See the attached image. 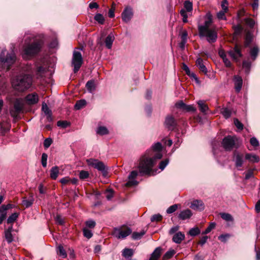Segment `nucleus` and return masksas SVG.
Segmentation results:
<instances>
[{
  "label": "nucleus",
  "mask_w": 260,
  "mask_h": 260,
  "mask_svg": "<svg viewBox=\"0 0 260 260\" xmlns=\"http://www.w3.org/2000/svg\"><path fill=\"white\" fill-rule=\"evenodd\" d=\"M25 100L27 104L34 105L37 104L39 101L38 95L36 93L28 94L25 97Z\"/></svg>",
  "instance_id": "nucleus-18"
},
{
  "label": "nucleus",
  "mask_w": 260,
  "mask_h": 260,
  "mask_svg": "<svg viewBox=\"0 0 260 260\" xmlns=\"http://www.w3.org/2000/svg\"><path fill=\"white\" fill-rule=\"evenodd\" d=\"M234 124L236 125V126L240 130H242L243 128V124L238 120V119H234Z\"/></svg>",
  "instance_id": "nucleus-63"
},
{
  "label": "nucleus",
  "mask_w": 260,
  "mask_h": 260,
  "mask_svg": "<svg viewBox=\"0 0 260 260\" xmlns=\"http://www.w3.org/2000/svg\"><path fill=\"white\" fill-rule=\"evenodd\" d=\"M175 107L186 112H195L196 108L191 105H186L182 101H180L175 104Z\"/></svg>",
  "instance_id": "nucleus-15"
},
{
  "label": "nucleus",
  "mask_w": 260,
  "mask_h": 260,
  "mask_svg": "<svg viewBox=\"0 0 260 260\" xmlns=\"http://www.w3.org/2000/svg\"><path fill=\"white\" fill-rule=\"evenodd\" d=\"M205 20L204 25H200L198 26V29L201 31L205 30L206 29H209L211 24L213 23L212 16L210 12H208L205 17Z\"/></svg>",
  "instance_id": "nucleus-14"
},
{
  "label": "nucleus",
  "mask_w": 260,
  "mask_h": 260,
  "mask_svg": "<svg viewBox=\"0 0 260 260\" xmlns=\"http://www.w3.org/2000/svg\"><path fill=\"white\" fill-rule=\"evenodd\" d=\"M85 87L88 92L92 93L95 90V82L93 80H90L87 82Z\"/></svg>",
  "instance_id": "nucleus-29"
},
{
  "label": "nucleus",
  "mask_w": 260,
  "mask_h": 260,
  "mask_svg": "<svg viewBox=\"0 0 260 260\" xmlns=\"http://www.w3.org/2000/svg\"><path fill=\"white\" fill-rule=\"evenodd\" d=\"M162 218V216L159 214H154L151 217V221H159Z\"/></svg>",
  "instance_id": "nucleus-54"
},
{
  "label": "nucleus",
  "mask_w": 260,
  "mask_h": 260,
  "mask_svg": "<svg viewBox=\"0 0 260 260\" xmlns=\"http://www.w3.org/2000/svg\"><path fill=\"white\" fill-rule=\"evenodd\" d=\"M200 37H206L207 41L212 43L216 41L217 39V32L215 28L206 29L205 30H199Z\"/></svg>",
  "instance_id": "nucleus-5"
},
{
  "label": "nucleus",
  "mask_w": 260,
  "mask_h": 260,
  "mask_svg": "<svg viewBox=\"0 0 260 260\" xmlns=\"http://www.w3.org/2000/svg\"><path fill=\"white\" fill-rule=\"evenodd\" d=\"M245 179L248 180L250 178L253 177V170H249L247 172L244 173Z\"/></svg>",
  "instance_id": "nucleus-58"
},
{
  "label": "nucleus",
  "mask_w": 260,
  "mask_h": 260,
  "mask_svg": "<svg viewBox=\"0 0 260 260\" xmlns=\"http://www.w3.org/2000/svg\"><path fill=\"white\" fill-rule=\"evenodd\" d=\"M80 50V48H76L73 52L72 63L74 66V72L75 73L79 70L83 63V58Z\"/></svg>",
  "instance_id": "nucleus-6"
},
{
  "label": "nucleus",
  "mask_w": 260,
  "mask_h": 260,
  "mask_svg": "<svg viewBox=\"0 0 260 260\" xmlns=\"http://www.w3.org/2000/svg\"><path fill=\"white\" fill-rule=\"evenodd\" d=\"M133 254V250L132 249L124 248L122 251V255L125 258L131 257Z\"/></svg>",
  "instance_id": "nucleus-35"
},
{
  "label": "nucleus",
  "mask_w": 260,
  "mask_h": 260,
  "mask_svg": "<svg viewBox=\"0 0 260 260\" xmlns=\"http://www.w3.org/2000/svg\"><path fill=\"white\" fill-rule=\"evenodd\" d=\"M34 202V198L32 193H30L28 199L26 197L22 198V204L26 208H28L32 206Z\"/></svg>",
  "instance_id": "nucleus-21"
},
{
  "label": "nucleus",
  "mask_w": 260,
  "mask_h": 260,
  "mask_svg": "<svg viewBox=\"0 0 260 260\" xmlns=\"http://www.w3.org/2000/svg\"><path fill=\"white\" fill-rule=\"evenodd\" d=\"M169 162V159L168 158H166L165 160L161 161L159 164V169L162 171L168 165Z\"/></svg>",
  "instance_id": "nucleus-46"
},
{
  "label": "nucleus",
  "mask_w": 260,
  "mask_h": 260,
  "mask_svg": "<svg viewBox=\"0 0 260 260\" xmlns=\"http://www.w3.org/2000/svg\"><path fill=\"white\" fill-rule=\"evenodd\" d=\"M200 233V230L197 227L191 228L189 231V232H188V234L191 236H196L199 235Z\"/></svg>",
  "instance_id": "nucleus-45"
},
{
  "label": "nucleus",
  "mask_w": 260,
  "mask_h": 260,
  "mask_svg": "<svg viewBox=\"0 0 260 260\" xmlns=\"http://www.w3.org/2000/svg\"><path fill=\"white\" fill-rule=\"evenodd\" d=\"M178 208V205L177 204H174L172 206H171L169 207L168 209L167 210V213L168 214H171L174 212Z\"/></svg>",
  "instance_id": "nucleus-53"
},
{
  "label": "nucleus",
  "mask_w": 260,
  "mask_h": 260,
  "mask_svg": "<svg viewBox=\"0 0 260 260\" xmlns=\"http://www.w3.org/2000/svg\"><path fill=\"white\" fill-rule=\"evenodd\" d=\"M226 12V11L221 10L218 12L217 14V17L218 19L219 20H225L226 17L225 16V13Z\"/></svg>",
  "instance_id": "nucleus-57"
},
{
  "label": "nucleus",
  "mask_w": 260,
  "mask_h": 260,
  "mask_svg": "<svg viewBox=\"0 0 260 260\" xmlns=\"http://www.w3.org/2000/svg\"><path fill=\"white\" fill-rule=\"evenodd\" d=\"M192 212L190 210L186 209L181 211L178 214V218L181 220H185L189 218L192 216Z\"/></svg>",
  "instance_id": "nucleus-23"
},
{
  "label": "nucleus",
  "mask_w": 260,
  "mask_h": 260,
  "mask_svg": "<svg viewBox=\"0 0 260 260\" xmlns=\"http://www.w3.org/2000/svg\"><path fill=\"white\" fill-rule=\"evenodd\" d=\"M83 233L84 236L88 239H90L93 236V233L91 231L88 229L87 228H84L83 229Z\"/></svg>",
  "instance_id": "nucleus-43"
},
{
  "label": "nucleus",
  "mask_w": 260,
  "mask_h": 260,
  "mask_svg": "<svg viewBox=\"0 0 260 260\" xmlns=\"http://www.w3.org/2000/svg\"><path fill=\"white\" fill-rule=\"evenodd\" d=\"M25 37L22 56L25 59H29L41 51L43 41L39 36L34 34L27 35Z\"/></svg>",
  "instance_id": "nucleus-3"
},
{
  "label": "nucleus",
  "mask_w": 260,
  "mask_h": 260,
  "mask_svg": "<svg viewBox=\"0 0 260 260\" xmlns=\"http://www.w3.org/2000/svg\"><path fill=\"white\" fill-rule=\"evenodd\" d=\"M94 19L95 21H96L99 23L101 24H103L105 22V18L103 15L101 14L98 13L96 14L94 17Z\"/></svg>",
  "instance_id": "nucleus-42"
},
{
  "label": "nucleus",
  "mask_w": 260,
  "mask_h": 260,
  "mask_svg": "<svg viewBox=\"0 0 260 260\" xmlns=\"http://www.w3.org/2000/svg\"><path fill=\"white\" fill-rule=\"evenodd\" d=\"M57 253L58 254L61 256L62 258H65L67 256V254L63 248V246L61 245L58 246L57 247Z\"/></svg>",
  "instance_id": "nucleus-40"
},
{
  "label": "nucleus",
  "mask_w": 260,
  "mask_h": 260,
  "mask_svg": "<svg viewBox=\"0 0 260 260\" xmlns=\"http://www.w3.org/2000/svg\"><path fill=\"white\" fill-rule=\"evenodd\" d=\"M161 250L162 249L160 247L156 248L151 254L149 260H157L161 254Z\"/></svg>",
  "instance_id": "nucleus-28"
},
{
  "label": "nucleus",
  "mask_w": 260,
  "mask_h": 260,
  "mask_svg": "<svg viewBox=\"0 0 260 260\" xmlns=\"http://www.w3.org/2000/svg\"><path fill=\"white\" fill-rule=\"evenodd\" d=\"M196 65L201 72L204 74H207V69L203 63V60L201 58H198L196 60Z\"/></svg>",
  "instance_id": "nucleus-24"
},
{
  "label": "nucleus",
  "mask_w": 260,
  "mask_h": 260,
  "mask_svg": "<svg viewBox=\"0 0 260 260\" xmlns=\"http://www.w3.org/2000/svg\"><path fill=\"white\" fill-rule=\"evenodd\" d=\"M230 237V235L229 234H223L221 235L218 237V239L220 240L222 242H226L228 239Z\"/></svg>",
  "instance_id": "nucleus-62"
},
{
  "label": "nucleus",
  "mask_w": 260,
  "mask_h": 260,
  "mask_svg": "<svg viewBox=\"0 0 260 260\" xmlns=\"http://www.w3.org/2000/svg\"><path fill=\"white\" fill-rule=\"evenodd\" d=\"M52 143V140L51 138H48L46 139L44 141V146L45 148H49Z\"/></svg>",
  "instance_id": "nucleus-59"
},
{
  "label": "nucleus",
  "mask_w": 260,
  "mask_h": 260,
  "mask_svg": "<svg viewBox=\"0 0 260 260\" xmlns=\"http://www.w3.org/2000/svg\"><path fill=\"white\" fill-rule=\"evenodd\" d=\"M235 89L236 92H239L243 85V80L240 76L235 75L234 77Z\"/></svg>",
  "instance_id": "nucleus-20"
},
{
  "label": "nucleus",
  "mask_w": 260,
  "mask_h": 260,
  "mask_svg": "<svg viewBox=\"0 0 260 260\" xmlns=\"http://www.w3.org/2000/svg\"><path fill=\"white\" fill-rule=\"evenodd\" d=\"M16 59V57L13 51L8 53L6 49L2 50L0 54V62L4 69H6L7 71L9 70L10 67L14 63Z\"/></svg>",
  "instance_id": "nucleus-4"
},
{
  "label": "nucleus",
  "mask_w": 260,
  "mask_h": 260,
  "mask_svg": "<svg viewBox=\"0 0 260 260\" xmlns=\"http://www.w3.org/2000/svg\"><path fill=\"white\" fill-rule=\"evenodd\" d=\"M242 67L244 70L245 73L247 74H249L251 68V62L248 61L244 60L242 63Z\"/></svg>",
  "instance_id": "nucleus-33"
},
{
  "label": "nucleus",
  "mask_w": 260,
  "mask_h": 260,
  "mask_svg": "<svg viewBox=\"0 0 260 260\" xmlns=\"http://www.w3.org/2000/svg\"><path fill=\"white\" fill-rule=\"evenodd\" d=\"M246 159V154H244L237 151H235L234 152L233 161L236 168L238 170H242V168L243 167Z\"/></svg>",
  "instance_id": "nucleus-7"
},
{
  "label": "nucleus",
  "mask_w": 260,
  "mask_h": 260,
  "mask_svg": "<svg viewBox=\"0 0 260 260\" xmlns=\"http://www.w3.org/2000/svg\"><path fill=\"white\" fill-rule=\"evenodd\" d=\"M59 173L58 168L57 166L53 167L50 170V177L53 179H56Z\"/></svg>",
  "instance_id": "nucleus-30"
},
{
  "label": "nucleus",
  "mask_w": 260,
  "mask_h": 260,
  "mask_svg": "<svg viewBox=\"0 0 260 260\" xmlns=\"http://www.w3.org/2000/svg\"><path fill=\"white\" fill-rule=\"evenodd\" d=\"M244 21H245V23L248 26H249L250 28H252L254 26L255 22L253 19H252L251 18H245L244 19Z\"/></svg>",
  "instance_id": "nucleus-51"
},
{
  "label": "nucleus",
  "mask_w": 260,
  "mask_h": 260,
  "mask_svg": "<svg viewBox=\"0 0 260 260\" xmlns=\"http://www.w3.org/2000/svg\"><path fill=\"white\" fill-rule=\"evenodd\" d=\"M188 34L186 30H183L180 35L181 41L187 42Z\"/></svg>",
  "instance_id": "nucleus-64"
},
{
  "label": "nucleus",
  "mask_w": 260,
  "mask_h": 260,
  "mask_svg": "<svg viewBox=\"0 0 260 260\" xmlns=\"http://www.w3.org/2000/svg\"><path fill=\"white\" fill-rule=\"evenodd\" d=\"M246 158L252 163L258 162L259 161V157L253 153H246Z\"/></svg>",
  "instance_id": "nucleus-26"
},
{
  "label": "nucleus",
  "mask_w": 260,
  "mask_h": 260,
  "mask_svg": "<svg viewBox=\"0 0 260 260\" xmlns=\"http://www.w3.org/2000/svg\"><path fill=\"white\" fill-rule=\"evenodd\" d=\"M250 143L253 147H257L259 146V142L255 137H252L250 139Z\"/></svg>",
  "instance_id": "nucleus-60"
},
{
  "label": "nucleus",
  "mask_w": 260,
  "mask_h": 260,
  "mask_svg": "<svg viewBox=\"0 0 260 260\" xmlns=\"http://www.w3.org/2000/svg\"><path fill=\"white\" fill-rule=\"evenodd\" d=\"M5 237L7 241L10 243L13 240L12 233L9 232H5Z\"/></svg>",
  "instance_id": "nucleus-50"
},
{
  "label": "nucleus",
  "mask_w": 260,
  "mask_h": 260,
  "mask_svg": "<svg viewBox=\"0 0 260 260\" xmlns=\"http://www.w3.org/2000/svg\"><path fill=\"white\" fill-rule=\"evenodd\" d=\"M70 124V122L67 121H58L57 123V126L62 128H66L69 126Z\"/></svg>",
  "instance_id": "nucleus-52"
},
{
  "label": "nucleus",
  "mask_w": 260,
  "mask_h": 260,
  "mask_svg": "<svg viewBox=\"0 0 260 260\" xmlns=\"http://www.w3.org/2000/svg\"><path fill=\"white\" fill-rule=\"evenodd\" d=\"M190 207L194 210L202 211L205 208L204 204L201 200H194L191 204Z\"/></svg>",
  "instance_id": "nucleus-19"
},
{
  "label": "nucleus",
  "mask_w": 260,
  "mask_h": 260,
  "mask_svg": "<svg viewBox=\"0 0 260 260\" xmlns=\"http://www.w3.org/2000/svg\"><path fill=\"white\" fill-rule=\"evenodd\" d=\"M236 138L231 136H228L222 140V145L226 151H231L235 147L236 144Z\"/></svg>",
  "instance_id": "nucleus-11"
},
{
  "label": "nucleus",
  "mask_w": 260,
  "mask_h": 260,
  "mask_svg": "<svg viewBox=\"0 0 260 260\" xmlns=\"http://www.w3.org/2000/svg\"><path fill=\"white\" fill-rule=\"evenodd\" d=\"M115 37L112 32H111L108 35L105 40V46L108 49H111Z\"/></svg>",
  "instance_id": "nucleus-22"
},
{
  "label": "nucleus",
  "mask_w": 260,
  "mask_h": 260,
  "mask_svg": "<svg viewBox=\"0 0 260 260\" xmlns=\"http://www.w3.org/2000/svg\"><path fill=\"white\" fill-rule=\"evenodd\" d=\"M47 158H48V155L45 153H43L42 154L41 163H42V166L44 168H46L47 166Z\"/></svg>",
  "instance_id": "nucleus-49"
},
{
  "label": "nucleus",
  "mask_w": 260,
  "mask_h": 260,
  "mask_svg": "<svg viewBox=\"0 0 260 260\" xmlns=\"http://www.w3.org/2000/svg\"><path fill=\"white\" fill-rule=\"evenodd\" d=\"M89 173L86 171H81L79 173V178L81 179H85L89 177Z\"/></svg>",
  "instance_id": "nucleus-56"
},
{
  "label": "nucleus",
  "mask_w": 260,
  "mask_h": 260,
  "mask_svg": "<svg viewBox=\"0 0 260 260\" xmlns=\"http://www.w3.org/2000/svg\"><path fill=\"white\" fill-rule=\"evenodd\" d=\"M162 145L160 142L153 144L151 149L147 150L141 157L139 165L140 173L145 175H154L156 171L153 170V167L158 159L161 158Z\"/></svg>",
  "instance_id": "nucleus-2"
},
{
  "label": "nucleus",
  "mask_w": 260,
  "mask_h": 260,
  "mask_svg": "<svg viewBox=\"0 0 260 260\" xmlns=\"http://www.w3.org/2000/svg\"><path fill=\"white\" fill-rule=\"evenodd\" d=\"M145 234V232L144 231L140 232H134L132 235V237L134 240H138L141 239Z\"/></svg>",
  "instance_id": "nucleus-41"
},
{
  "label": "nucleus",
  "mask_w": 260,
  "mask_h": 260,
  "mask_svg": "<svg viewBox=\"0 0 260 260\" xmlns=\"http://www.w3.org/2000/svg\"><path fill=\"white\" fill-rule=\"evenodd\" d=\"M86 228L93 229L95 227L96 223L92 219H89L85 222Z\"/></svg>",
  "instance_id": "nucleus-47"
},
{
  "label": "nucleus",
  "mask_w": 260,
  "mask_h": 260,
  "mask_svg": "<svg viewBox=\"0 0 260 260\" xmlns=\"http://www.w3.org/2000/svg\"><path fill=\"white\" fill-rule=\"evenodd\" d=\"M19 214L18 213H14L12 214L7 218V222L8 223H12L15 221L19 216Z\"/></svg>",
  "instance_id": "nucleus-34"
},
{
  "label": "nucleus",
  "mask_w": 260,
  "mask_h": 260,
  "mask_svg": "<svg viewBox=\"0 0 260 260\" xmlns=\"http://www.w3.org/2000/svg\"><path fill=\"white\" fill-rule=\"evenodd\" d=\"M165 125L169 130L173 131L177 127V122L172 116L168 115L166 118Z\"/></svg>",
  "instance_id": "nucleus-13"
},
{
  "label": "nucleus",
  "mask_w": 260,
  "mask_h": 260,
  "mask_svg": "<svg viewBox=\"0 0 260 260\" xmlns=\"http://www.w3.org/2000/svg\"><path fill=\"white\" fill-rule=\"evenodd\" d=\"M137 176L138 172L137 171H132L128 176V181L125 183V186L131 187L137 185L138 182L135 179Z\"/></svg>",
  "instance_id": "nucleus-16"
},
{
  "label": "nucleus",
  "mask_w": 260,
  "mask_h": 260,
  "mask_svg": "<svg viewBox=\"0 0 260 260\" xmlns=\"http://www.w3.org/2000/svg\"><path fill=\"white\" fill-rule=\"evenodd\" d=\"M228 53L233 59L236 61H238L239 58L242 56L240 49L237 45H235L233 50L229 51Z\"/></svg>",
  "instance_id": "nucleus-17"
},
{
  "label": "nucleus",
  "mask_w": 260,
  "mask_h": 260,
  "mask_svg": "<svg viewBox=\"0 0 260 260\" xmlns=\"http://www.w3.org/2000/svg\"><path fill=\"white\" fill-rule=\"evenodd\" d=\"M96 132L100 135H105L108 134L109 131L106 127L100 126L97 128Z\"/></svg>",
  "instance_id": "nucleus-31"
},
{
  "label": "nucleus",
  "mask_w": 260,
  "mask_h": 260,
  "mask_svg": "<svg viewBox=\"0 0 260 260\" xmlns=\"http://www.w3.org/2000/svg\"><path fill=\"white\" fill-rule=\"evenodd\" d=\"M259 49L257 46L252 48L250 51V55L253 60H255L257 56Z\"/></svg>",
  "instance_id": "nucleus-37"
},
{
  "label": "nucleus",
  "mask_w": 260,
  "mask_h": 260,
  "mask_svg": "<svg viewBox=\"0 0 260 260\" xmlns=\"http://www.w3.org/2000/svg\"><path fill=\"white\" fill-rule=\"evenodd\" d=\"M24 107L23 102L21 99H17L14 103V109L10 111L11 115L16 118L18 115L22 111Z\"/></svg>",
  "instance_id": "nucleus-10"
},
{
  "label": "nucleus",
  "mask_w": 260,
  "mask_h": 260,
  "mask_svg": "<svg viewBox=\"0 0 260 260\" xmlns=\"http://www.w3.org/2000/svg\"><path fill=\"white\" fill-rule=\"evenodd\" d=\"M132 232L131 229L128 226H123L115 228L113 235L118 239H124Z\"/></svg>",
  "instance_id": "nucleus-8"
},
{
  "label": "nucleus",
  "mask_w": 260,
  "mask_h": 260,
  "mask_svg": "<svg viewBox=\"0 0 260 260\" xmlns=\"http://www.w3.org/2000/svg\"><path fill=\"white\" fill-rule=\"evenodd\" d=\"M88 165L96 169L98 171H101L104 175L107 174V169L104 164L95 159H89L87 160Z\"/></svg>",
  "instance_id": "nucleus-9"
},
{
  "label": "nucleus",
  "mask_w": 260,
  "mask_h": 260,
  "mask_svg": "<svg viewBox=\"0 0 260 260\" xmlns=\"http://www.w3.org/2000/svg\"><path fill=\"white\" fill-rule=\"evenodd\" d=\"M185 235L182 233L179 232L176 233L172 238L174 242L177 244H180L184 239Z\"/></svg>",
  "instance_id": "nucleus-25"
},
{
  "label": "nucleus",
  "mask_w": 260,
  "mask_h": 260,
  "mask_svg": "<svg viewBox=\"0 0 260 260\" xmlns=\"http://www.w3.org/2000/svg\"><path fill=\"white\" fill-rule=\"evenodd\" d=\"M133 15L132 8L130 7H126L121 14V18L125 23H128L131 21Z\"/></svg>",
  "instance_id": "nucleus-12"
},
{
  "label": "nucleus",
  "mask_w": 260,
  "mask_h": 260,
  "mask_svg": "<svg viewBox=\"0 0 260 260\" xmlns=\"http://www.w3.org/2000/svg\"><path fill=\"white\" fill-rule=\"evenodd\" d=\"M175 253L174 249H170L165 253L162 257L163 260H166L171 258Z\"/></svg>",
  "instance_id": "nucleus-38"
},
{
  "label": "nucleus",
  "mask_w": 260,
  "mask_h": 260,
  "mask_svg": "<svg viewBox=\"0 0 260 260\" xmlns=\"http://www.w3.org/2000/svg\"><path fill=\"white\" fill-rule=\"evenodd\" d=\"M55 219L56 222L59 225H62L64 222L63 219L60 215H57L55 218Z\"/></svg>",
  "instance_id": "nucleus-61"
},
{
  "label": "nucleus",
  "mask_w": 260,
  "mask_h": 260,
  "mask_svg": "<svg viewBox=\"0 0 260 260\" xmlns=\"http://www.w3.org/2000/svg\"><path fill=\"white\" fill-rule=\"evenodd\" d=\"M215 227V223H211L206 229L203 232V234H207L210 233L212 229Z\"/></svg>",
  "instance_id": "nucleus-55"
},
{
  "label": "nucleus",
  "mask_w": 260,
  "mask_h": 260,
  "mask_svg": "<svg viewBox=\"0 0 260 260\" xmlns=\"http://www.w3.org/2000/svg\"><path fill=\"white\" fill-rule=\"evenodd\" d=\"M221 218L228 221H232L233 220V218L232 216V215L229 213H223L221 214Z\"/></svg>",
  "instance_id": "nucleus-48"
},
{
  "label": "nucleus",
  "mask_w": 260,
  "mask_h": 260,
  "mask_svg": "<svg viewBox=\"0 0 260 260\" xmlns=\"http://www.w3.org/2000/svg\"><path fill=\"white\" fill-rule=\"evenodd\" d=\"M197 104L201 112L206 114L209 110L208 106L205 104L204 101L200 100L198 101Z\"/></svg>",
  "instance_id": "nucleus-27"
},
{
  "label": "nucleus",
  "mask_w": 260,
  "mask_h": 260,
  "mask_svg": "<svg viewBox=\"0 0 260 260\" xmlns=\"http://www.w3.org/2000/svg\"><path fill=\"white\" fill-rule=\"evenodd\" d=\"M86 104V101L85 100H80L78 101L75 105L76 110H80L83 108Z\"/></svg>",
  "instance_id": "nucleus-32"
},
{
  "label": "nucleus",
  "mask_w": 260,
  "mask_h": 260,
  "mask_svg": "<svg viewBox=\"0 0 260 260\" xmlns=\"http://www.w3.org/2000/svg\"><path fill=\"white\" fill-rule=\"evenodd\" d=\"M42 111L44 112V113L46 115H47L49 117L51 116V111L49 109V108H48V106L47 105V104L46 103H43L42 104Z\"/></svg>",
  "instance_id": "nucleus-44"
},
{
  "label": "nucleus",
  "mask_w": 260,
  "mask_h": 260,
  "mask_svg": "<svg viewBox=\"0 0 260 260\" xmlns=\"http://www.w3.org/2000/svg\"><path fill=\"white\" fill-rule=\"evenodd\" d=\"M24 71L26 73H21L15 76L12 81V84L14 89L19 91H24L29 89L32 84V77L29 73H35L37 78L42 79L46 76L48 69L45 65H36L35 71H31L29 66L24 68Z\"/></svg>",
  "instance_id": "nucleus-1"
},
{
  "label": "nucleus",
  "mask_w": 260,
  "mask_h": 260,
  "mask_svg": "<svg viewBox=\"0 0 260 260\" xmlns=\"http://www.w3.org/2000/svg\"><path fill=\"white\" fill-rule=\"evenodd\" d=\"M221 113L226 119L229 118L231 116V111L227 108H223L221 110Z\"/></svg>",
  "instance_id": "nucleus-39"
},
{
  "label": "nucleus",
  "mask_w": 260,
  "mask_h": 260,
  "mask_svg": "<svg viewBox=\"0 0 260 260\" xmlns=\"http://www.w3.org/2000/svg\"><path fill=\"white\" fill-rule=\"evenodd\" d=\"M184 9L188 12H191L192 11V4L189 1H185L184 2Z\"/></svg>",
  "instance_id": "nucleus-36"
}]
</instances>
